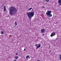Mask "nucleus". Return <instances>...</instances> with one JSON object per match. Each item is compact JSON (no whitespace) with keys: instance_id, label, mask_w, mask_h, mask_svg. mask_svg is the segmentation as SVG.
<instances>
[{"instance_id":"nucleus-1","label":"nucleus","mask_w":61,"mask_h":61,"mask_svg":"<svg viewBox=\"0 0 61 61\" xmlns=\"http://www.w3.org/2000/svg\"><path fill=\"white\" fill-rule=\"evenodd\" d=\"M10 15H14L17 13V9L13 6L11 7L9 9Z\"/></svg>"},{"instance_id":"nucleus-2","label":"nucleus","mask_w":61,"mask_h":61,"mask_svg":"<svg viewBox=\"0 0 61 61\" xmlns=\"http://www.w3.org/2000/svg\"><path fill=\"white\" fill-rule=\"evenodd\" d=\"M34 13H35V12H34V11H33L32 12H27L26 15H27L29 19H31V18L34 16Z\"/></svg>"},{"instance_id":"nucleus-3","label":"nucleus","mask_w":61,"mask_h":61,"mask_svg":"<svg viewBox=\"0 0 61 61\" xmlns=\"http://www.w3.org/2000/svg\"><path fill=\"white\" fill-rule=\"evenodd\" d=\"M52 13V11L51 10H49L47 11L46 14L47 16V17H51L52 16V15L51 14V13Z\"/></svg>"},{"instance_id":"nucleus-4","label":"nucleus","mask_w":61,"mask_h":61,"mask_svg":"<svg viewBox=\"0 0 61 61\" xmlns=\"http://www.w3.org/2000/svg\"><path fill=\"white\" fill-rule=\"evenodd\" d=\"M41 46V44H38L36 47V49H38L39 48V47H40Z\"/></svg>"},{"instance_id":"nucleus-5","label":"nucleus","mask_w":61,"mask_h":61,"mask_svg":"<svg viewBox=\"0 0 61 61\" xmlns=\"http://www.w3.org/2000/svg\"><path fill=\"white\" fill-rule=\"evenodd\" d=\"M56 35V33L55 32H53L51 34V35H50V36H51V37H52L53 36H55V35Z\"/></svg>"},{"instance_id":"nucleus-6","label":"nucleus","mask_w":61,"mask_h":61,"mask_svg":"<svg viewBox=\"0 0 61 61\" xmlns=\"http://www.w3.org/2000/svg\"><path fill=\"white\" fill-rule=\"evenodd\" d=\"M45 31V30L44 29H42L41 30V32L42 33H43Z\"/></svg>"},{"instance_id":"nucleus-7","label":"nucleus","mask_w":61,"mask_h":61,"mask_svg":"<svg viewBox=\"0 0 61 61\" xmlns=\"http://www.w3.org/2000/svg\"><path fill=\"white\" fill-rule=\"evenodd\" d=\"M58 3L60 5H61V0H59L58 1Z\"/></svg>"},{"instance_id":"nucleus-8","label":"nucleus","mask_w":61,"mask_h":61,"mask_svg":"<svg viewBox=\"0 0 61 61\" xmlns=\"http://www.w3.org/2000/svg\"><path fill=\"white\" fill-rule=\"evenodd\" d=\"M15 26H16L17 25V22L16 21H15Z\"/></svg>"},{"instance_id":"nucleus-9","label":"nucleus","mask_w":61,"mask_h":61,"mask_svg":"<svg viewBox=\"0 0 61 61\" xmlns=\"http://www.w3.org/2000/svg\"><path fill=\"white\" fill-rule=\"evenodd\" d=\"M15 59H18V56H15Z\"/></svg>"},{"instance_id":"nucleus-10","label":"nucleus","mask_w":61,"mask_h":61,"mask_svg":"<svg viewBox=\"0 0 61 61\" xmlns=\"http://www.w3.org/2000/svg\"><path fill=\"white\" fill-rule=\"evenodd\" d=\"M29 57V56H27L26 57V58H28Z\"/></svg>"},{"instance_id":"nucleus-11","label":"nucleus","mask_w":61,"mask_h":61,"mask_svg":"<svg viewBox=\"0 0 61 61\" xmlns=\"http://www.w3.org/2000/svg\"><path fill=\"white\" fill-rule=\"evenodd\" d=\"M32 9V8H30L28 10L29 11V10H31Z\"/></svg>"},{"instance_id":"nucleus-12","label":"nucleus","mask_w":61,"mask_h":61,"mask_svg":"<svg viewBox=\"0 0 61 61\" xmlns=\"http://www.w3.org/2000/svg\"><path fill=\"white\" fill-rule=\"evenodd\" d=\"M15 55H18V53L16 52V53H15Z\"/></svg>"},{"instance_id":"nucleus-13","label":"nucleus","mask_w":61,"mask_h":61,"mask_svg":"<svg viewBox=\"0 0 61 61\" xmlns=\"http://www.w3.org/2000/svg\"><path fill=\"white\" fill-rule=\"evenodd\" d=\"M45 1L46 2H49V0H45Z\"/></svg>"},{"instance_id":"nucleus-14","label":"nucleus","mask_w":61,"mask_h":61,"mask_svg":"<svg viewBox=\"0 0 61 61\" xmlns=\"http://www.w3.org/2000/svg\"><path fill=\"white\" fill-rule=\"evenodd\" d=\"M1 33L2 34H4V31H1Z\"/></svg>"},{"instance_id":"nucleus-15","label":"nucleus","mask_w":61,"mask_h":61,"mask_svg":"<svg viewBox=\"0 0 61 61\" xmlns=\"http://www.w3.org/2000/svg\"><path fill=\"white\" fill-rule=\"evenodd\" d=\"M4 9H6V7L5 6H4Z\"/></svg>"},{"instance_id":"nucleus-16","label":"nucleus","mask_w":61,"mask_h":61,"mask_svg":"<svg viewBox=\"0 0 61 61\" xmlns=\"http://www.w3.org/2000/svg\"><path fill=\"white\" fill-rule=\"evenodd\" d=\"M6 10V9H4V11H5Z\"/></svg>"},{"instance_id":"nucleus-17","label":"nucleus","mask_w":61,"mask_h":61,"mask_svg":"<svg viewBox=\"0 0 61 61\" xmlns=\"http://www.w3.org/2000/svg\"><path fill=\"white\" fill-rule=\"evenodd\" d=\"M42 8H45V7H44V6H43L42 7Z\"/></svg>"},{"instance_id":"nucleus-18","label":"nucleus","mask_w":61,"mask_h":61,"mask_svg":"<svg viewBox=\"0 0 61 61\" xmlns=\"http://www.w3.org/2000/svg\"><path fill=\"white\" fill-rule=\"evenodd\" d=\"M59 57H60V58H61V55H60L59 56Z\"/></svg>"},{"instance_id":"nucleus-19","label":"nucleus","mask_w":61,"mask_h":61,"mask_svg":"<svg viewBox=\"0 0 61 61\" xmlns=\"http://www.w3.org/2000/svg\"><path fill=\"white\" fill-rule=\"evenodd\" d=\"M13 61H16V60L15 59H14Z\"/></svg>"},{"instance_id":"nucleus-20","label":"nucleus","mask_w":61,"mask_h":61,"mask_svg":"<svg viewBox=\"0 0 61 61\" xmlns=\"http://www.w3.org/2000/svg\"><path fill=\"white\" fill-rule=\"evenodd\" d=\"M37 61H41L40 60H37Z\"/></svg>"},{"instance_id":"nucleus-21","label":"nucleus","mask_w":61,"mask_h":61,"mask_svg":"<svg viewBox=\"0 0 61 61\" xmlns=\"http://www.w3.org/2000/svg\"><path fill=\"white\" fill-rule=\"evenodd\" d=\"M35 46H37V44H36V45H35Z\"/></svg>"},{"instance_id":"nucleus-22","label":"nucleus","mask_w":61,"mask_h":61,"mask_svg":"<svg viewBox=\"0 0 61 61\" xmlns=\"http://www.w3.org/2000/svg\"><path fill=\"white\" fill-rule=\"evenodd\" d=\"M25 50H26V49H25V48L24 49V51H25Z\"/></svg>"},{"instance_id":"nucleus-23","label":"nucleus","mask_w":61,"mask_h":61,"mask_svg":"<svg viewBox=\"0 0 61 61\" xmlns=\"http://www.w3.org/2000/svg\"><path fill=\"white\" fill-rule=\"evenodd\" d=\"M44 34H43L42 35V36H44Z\"/></svg>"},{"instance_id":"nucleus-24","label":"nucleus","mask_w":61,"mask_h":61,"mask_svg":"<svg viewBox=\"0 0 61 61\" xmlns=\"http://www.w3.org/2000/svg\"><path fill=\"white\" fill-rule=\"evenodd\" d=\"M60 60H61V58H60Z\"/></svg>"},{"instance_id":"nucleus-25","label":"nucleus","mask_w":61,"mask_h":61,"mask_svg":"<svg viewBox=\"0 0 61 61\" xmlns=\"http://www.w3.org/2000/svg\"><path fill=\"white\" fill-rule=\"evenodd\" d=\"M50 47V46L49 47V48Z\"/></svg>"},{"instance_id":"nucleus-26","label":"nucleus","mask_w":61,"mask_h":61,"mask_svg":"<svg viewBox=\"0 0 61 61\" xmlns=\"http://www.w3.org/2000/svg\"><path fill=\"white\" fill-rule=\"evenodd\" d=\"M56 15H55V17H56Z\"/></svg>"}]
</instances>
